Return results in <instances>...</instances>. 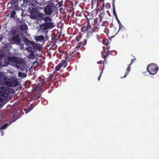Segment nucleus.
<instances>
[{
  "mask_svg": "<svg viewBox=\"0 0 159 159\" xmlns=\"http://www.w3.org/2000/svg\"><path fill=\"white\" fill-rule=\"evenodd\" d=\"M36 40L40 41L41 42H43L44 41V38L43 36L40 35L38 36L36 38Z\"/></svg>",
  "mask_w": 159,
  "mask_h": 159,
  "instance_id": "4be33fe9",
  "label": "nucleus"
},
{
  "mask_svg": "<svg viewBox=\"0 0 159 159\" xmlns=\"http://www.w3.org/2000/svg\"><path fill=\"white\" fill-rule=\"evenodd\" d=\"M102 43L105 45H107L110 43L109 41L107 39H104L102 40Z\"/></svg>",
  "mask_w": 159,
  "mask_h": 159,
  "instance_id": "7c9ffc66",
  "label": "nucleus"
},
{
  "mask_svg": "<svg viewBox=\"0 0 159 159\" xmlns=\"http://www.w3.org/2000/svg\"><path fill=\"white\" fill-rule=\"evenodd\" d=\"M119 30L117 33H119L120 34H121L122 35L123 34H124V35L123 36L126 37V36H128V34H127V31L126 30H125L123 26L121 23V24H119Z\"/></svg>",
  "mask_w": 159,
  "mask_h": 159,
  "instance_id": "1a4fd4ad",
  "label": "nucleus"
},
{
  "mask_svg": "<svg viewBox=\"0 0 159 159\" xmlns=\"http://www.w3.org/2000/svg\"><path fill=\"white\" fill-rule=\"evenodd\" d=\"M55 4L52 2H50L44 8V11L45 15H50L52 13L54 8L55 7Z\"/></svg>",
  "mask_w": 159,
  "mask_h": 159,
  "instance_id": "20e7f679",
  "label": "nucleus"
},
{
  "mask_svg": "<svg viewBox=\"0 0 159 159\" xmlns=\"http://www.w3.org/2000/svg\"><path fill=\"white\" fill-rule=\"evenodd\" d=\"M81 30L82 32H87V33H88V30L85 26L82 27L81 28Z\"/></svg>",
  "mask_w": 159,
  "mask_h": 159,
  "instance_id": "2f4dec72",
  "label": "nucleus"
},
{
  "mask_svg": "<svg viewBox=\"0 0 159 159\" xmlns=\"http://www.w3.org/2000/svg\"><path fill=\"white\" fill-rule=\"evenodd\" d=\"M87 26H86V27L88 31V34L89 33H92L93 32H96V30L94 29V27L93 28L91 29L92 23H90V21H91V22H92V21L93 20L91 19H88V18H87ZM88 35V34H87V35Z\"/></svg>",
  "mask_w": 159,
  "mask_h": 159,
  "instance_id": "6e6552de",
  "label": "nucleus"
},
{
  "mask_svg": "<svg viewBox=\"0 0 159 159\" xmlns=\"http://www.w3.org/2000/svg\"><path fill=\"white\" fill-rule=\"evenodd\" d=\"M18 118L17 117L16 115H14L11 116V120L12 122H14Z\"/></svg>",
  "mask_w": 159,
  "mask_h": 159,
  "instance_id": "473e14b6",
  "label": "nucleus"
},
{
  "mask_svg": "<svg viewBox=\"0 0 159 159\" xmlns=\"http://www.w3.org/2000/svg\"><path fill=\"white\" fill-rule=\"evenodd\" d=\"M101 62H100V64H102V61H101Z\"/></svg>",
  "mask_w": 159,
  "mask_h": 159,
  "instance_id": "e2e57ef3",
  "label": "nucleus"
},
{
  "mask_svg": "<svg viewBox=\"0 0 159 159\" xmlns=\"http://www.w3.org/2000/svg\"><path fill=\"white\" fill-rule=\"evenodd\" d=\"M101 54L102 55V57L103 58H104L103 61V64L104 63H107V58L109 56L110 54H111V52H110L109 50L107 51L106 54L104 55L103 52L102 51L101 52Z\"/></svg>",
  "mask_w": 159,
  "mask_h": 159,
  "instance_id": "ddd939ff",
  "label": "nucleus"
},
{
  "mask_svg": "<svg viewBox=\"0 0 159 159\" xmlns=\"http://www.w3.org/2000/svg\"><path fill=\"white\" fill-rule=\"evenodd\" d=\"M135 60V57H134V59H132L131 60V62L130 64L128 65V66H130L132 64V63L134 62Z\"/></svg>",
  "mask_w": 159,
  "mask_h": 159,
  "instance_id": "de8ad7c7",
  "label": "nucleus"
},
{
  "mask_svg": "<svg viewBox=\"0 0 159 159\" xmlns=\"http://www.w3.org/2000/svg\"><path fill=\"white\" fill-rule=\"evenodd\" d=\"M98 20V18H95L94 20V21L95 23H97Z\"/></svg>",
  "mask_w": 159,
  "mask_h": 159,
  "instance_id": "09e8293b",
  "label": "nucleus"
},
{
  "mask_svg": "<svg viewBox=\"0 0 159 159\" xmlns=\"http://www.w3.org/2000/svg\"><path fill=\"white\" fill-rule=\"evenodd\" d=\"M113 0V2H112V7H113V14H114V15L116 17H117V14H116V12L115 8V4H114L115 0Z\"/></svg>",
  "mask_w": 159,
  "mask_h": 159,
  "instance_id": "b1692460",
  "label": "nucleus"
},
{
  "mask_svg": "<svg viewBox=\"0 0 159 159\" xmlns=\"http://www.w3.org/2000/svg\"><path fill=\"white\" fill-rule=\"evenodd\" d=\"M105 14L104 11H102L101 14L99 15V20H102V19L104 17Z\"/></svg>",
  "mask_w": 159,
  "mask_h": 159,
  "instance_id": "a878e982",
  "label": "nucleus"
},
{
  "mask_svg": "<svg viewBox=\"0 0 159 159\" xmlns=\"http://www.w3.org/2000/svg\"><path fill=\"white\" fill-rule=\"evenodd\" d=\"M8 124L7 123L4 124V125L0 127V130H2L3 129H5L8 126Z\"/></svg>",
  "mask_w": 159,
  "mask_h": 159,
  "instance_id": "72a5a7b5",
  "label": "nucleus"
},
{
  "mask_svg": "<svg viewBox=\"0 0 159 159\" xmlns=\"http://www.w3.org/2000/svg\"><path fill=\"white\" fill-rule=\"evenodd\" d=\"M45 22H47L48 21L51 22L52 20V19L49 16H44L43 19Z\"/></svg>",
  "mask_w": 159,
  "mask_h": 159,
  "instance_id": "5701e85b",
  "label": "nucleus"
},
{
  "mask_svg": "<svg viewBox=\"0 0 159 159\" xmlns=\"http://www.w3.org/2000/svg\"><path fill=\"white\" fill-rule=\"evenodd\" d=\"M63 2V1L62 0H61V1H60V2H58V4L59 5V7H61L62 6Z\"/></svg>",
  "mask_w": 159,
  "mask_h": 159,
  "instance_id": "c03bdc74",
  "label": "nucleus"
},
{
  "mask_svg": "<svg viewBox=\"0 0 159 159\" xmlns=\"http://www.w3.org/2000/svg\"><path fill=\"white\" fill-rule=\"evenodd\" d=\"M4 64L2 65V67L7 66L10 64L8 58H6L4 60Z\"/></svg>",
  "mask_w": 159,
  "mask_h": 159,
  "instance_id": "aec40b11",
  "label": "nucleus"
},
{
  "mask_svg": "<svg viewBox=\"0 0 159 159\" xmlns=\"http://www.w3.org/2000/svg\"><path fill=\"white\" fill-rule=\"evenodd\" d=\"M12 2L14 3H16V1H13L12 0Z\"/></svg>",
  "mask_w": 159,
  "mask_h": 159,
  "instance_id": "bf43d9fd",
  "label": "nucleus"
},
{
  "mask_svg": "<svg viewBox=\"0 0 159 159\" xmlns=\"http://www.w3.org/2000/svg\"><path fill=\"white\" fill-rule=\"evenodd\" d=\"M45 15L44 13L38 11L35 8H33L32 10H31L30 17L33 19L42 20Z\"/></svg>",
  "mask_w": 159,
  "mask_h": 159,
  "instance_id": "f03ea898",
  "label": "nucleus"
},
{
  "mask_svg": "<svg viewBox=\"0 0 159 159\" xmlns=\"http://www.w3.org/2000/svg\"><path fill=\"white\" fill-rule=\"evenodd\" d=\"M82 45L81 44V43L80 42L77 45L76 48H75V49L76 48H79Z\"/></svg>",
  "mask_w": 159,
  "mask_h": 159,
  "instance_id": "37998d69",
  "label": "nucleus"
},
{
  "mask_svg": "<svg viewBox=\"0 0 159 159\" xmlns=\"http://www.w3.org/2000/svg\"><path fill=\"white\" fill-rule=\"evenodd\" d=\"M75 52H76V51L75 50H71L70 52L66 56L65 59L68 61H69L70 59L73 57L74 54Z\"/></svg>",
  "mask_w": 159,
  "mask_h": 159,
  "instance_id": "9b49d317",
  "label": "nucleus"
},
{
  "mask_svg": "<svg viewBox=\"0 0 159 159\" xmlns=\"http://www.w3.org/2000/svg\"><path fill=\"white\" fill-rule=\"evenodd\" d=\"M98 6V2L97 0H91V7L92 9H93L94 7H96Z\"/></svg>",
  "mask_w": 159,
  "mask_h": 159,
  "instance_id": "6ab92c4d",
  "label": "nucleus"
},
{
  "mask_svg": "<svg viewBox=\"0 0 159 159\" xmlns=\"http://www.w3.org/2000/svg\"><path fill=\"white\" fill-rule=\"evenodd\" d=\"M28 28L27 25L26 24L21 25L20 29L21 31H24L26 30Z\"/></svg>",
  "mask_w": 159,
  "mask_h": 159,
  "instance_id": "cd10ccee",
  "label": "nucleus"
},
{
  "mask_svg": "<svg viewBox=\"0 0 159 159\" xmlns=\"http://www.w3.org/2000/svg\"><path fill=\"white\" fill-rule=\"evenodd\" d=\"M109 47H108V46H107V51L109 50Z\"/></svg>",
  "mask_w": 159,
  "mask_h": 159,
  "instance_id": "4d7b16f0",
  "label": "nucleus"
},
{
  "mask_svg": "<svg viewBox=\"0 0 159 159\" xmlns=\"http://www.w3.org/2000/svg\"><path fill=\"white\" fill-rule=\"evenodd\" d=\"M54 27V24L51 22L44 23L41 24L40 26L41 29L43 30L51 29L53 28Z\"/></svg>",
  "mask_w": 159,
  "mask_h": 159,
  "instance_id": "423d86ee",
  "label": "nucleus"
},
{
  "mask_svg": "<svg viewBox=\"0 0 159 159\" xmlns=\"http://www.w3.org/2000/svg\"><path fill=\"white\" fill-rule=\"evenodd\" d=\"M103 67L102 70L100 72V74H99V76L98 77V81L100 80V78L101 77V75H102V72L104 68V64L103 65Z\"/></svg>",
  "mask_w": 159,
  "mask_h": 159,
  "instance_id": "79ce46f5",
  "label": "nucleus"
},
{
  "mask_svg": "<svg viewBox=\"0 0 159 159\" xmlns=\"http://www.w3.org/2000/svg\"><path fill=\"white\" fill-rule=\"evenodd\" d=\"M5 56L4 54H2L0 55V60H2L3 59V58Z\"/></svg>",
  "mask_w": 159,
  "mask_h": 159,
  "instance_id": "a18cd8bd",
  "label": "nucleus"
},
{
  "mask_svg": "<svg viewBox=\"0 0 159 159\" xmlns=\"http://www.w3.org/2000/svg\"><path fill=\"white\" fill-rule=\"evenodd\" d=\"M42 45L40 44L36 43L35 45L33 46L32 51H41L42 49Z\"/></svg>",
  "mask_w": 159,
  "mask_h": 159,
  "instance_id": "4468645a",
  "label": "nucleus"
},
{
  "mask_svg": "<svg viewBox=\"0 0 159 159\" xmlns=\"http://www.w3.org/2000/svg\"><path fill=\"white\" fill-rule=\"evenodd\" d=\"M120 34V35L121 37H122V38H127V36H126V37H123V35H124V34H122H122Z\"/></svg>",
  "mask_w": 159,
  "mask_h": 159,
  "instance_id": "603ef678",
  "label": "nucleus"
},
{
  "mask_svg": "<svg viewBox=\"0 0 159 159\" xmlns=\"http://www.w3.org/2000/svg\"><path fill=\"white\" fill-rule=\"evenodd\" d=\"M16 66L17 68H19L22 71H26L28 70L25 63L21 60L20 59L19 62L16 64Z\"/></svg>",
  "mask_w": 159,
  "mask_h": 159,
  "instance_id": "0eeeda50",
  "label": "nucleus"
},
{
  "mask_svg": "<svg viewBox=\"0 0 159 159\" xmlns=\"http://www.w3.org/2000/svg\"><path fill=\"white\" fill-rule=\"evenodd\" d=\"M29 49H31V51L32 52L28 56L29 58L31 59H34L35 58V55H34L33 52H34V51H32V49L31 48H29V50H30Z\"/></svg>",
  "mask_w": 159,
  "mask_h": 159,
  "instance_id": "a211bd4d",
  "label": "nucleus"
},
{
  "mask_svg": "<svg viewBox=\"0 0 159 159\" xmlns=\"http://www.w3.org/2000/svg\"><path fill=\"white\" fill-rule=\"evenodd\" d=\"M2 87H1L0 88L1 89H2Z\"/></svg>",
  "mask_w": 159,
  "mask_h": 159,
  "instance_id": "0e129e2a",
  "label": "nucleus"
},
{
  "mask_svg": "<svg viewBox=\"0 0 159 159\" xmlns=\"http://www.w3.org/2000/svg\"><path fill=\"white\" fill-rule=\"evenodd\" d=\"M11 40L13 41H15L16 44H19L20 42V39L19 38V35L16 34L11 37Z\"/></svg>",
  "mask_w": 159,
  "mask_h": 159,
  "instance_id": "f8f14e48",
  "label": "nucleus"
},
{
  "mask_svg": "<svg viewBox=\"0 0 159 159\" xmlns=\"http://www.w3.org/2000/svg\"><path fill=\"white\" fill-rule=\"evenodd\" d=\"M16 14V12L14 11H13L11 14L10 17L11 18H14L15 17V16Z\"/></svg>",
  "mask_w": 159,
  "mask_h": 159,
  "instance_id": "f704fd0d",
  "label": "nucleus"
},
{
  "mask_svg": "<svg viewBox=\"0 0 159 159\" xmlns=\"http://www.w3.org/2000/svg\"><path fill=\"white\" fill-rule=\"evenodd\" d=\"M5 95L6 94L5 93L0 90V96L2 97H5Z\"/></svg>",
  "mask_w": 159,
  "mask_h": 159,
  "instance_id": "58836bf2",
  "label": "nucleus"
},
{
  "mask_svg": "<svg viewBox=\"0 0 159 159\" xmlns=\"http://www.w3.org/2000/svg\"><path fill=\"white\" fill-rule=\"evenodd\" d=\"M40 97V96H39L37 97L36 98L35 97V98H36L35 99H38Z\"/></svg>",
  "mask_w": 159,
  "mask_h": 159,
  "instance_id": "6e6d98bb",
  "label": "nucleus"
},
{
  "mask_svg": "<svg viewBox=\"0 0 159 159\" xmlns=\"http://www.w3.org/2000/svg\"><path fill=\"white\" fill-rule=\"evenodd\" d=\"M159 68L155 63H151L148 65L147 67V70L150 74L154 75L156 74L158 71Z\"/></svg>",
  "mask_w": 159,
  "mask_h": 159,
  "instance_id": "7ed1b4c3",
  "label": "nucleus"
},
{
  "mask_svg": "<svg viewBox=\"0 0 159 159\" xmlns=\"http://www.w3.org/2000/svg\"><path fill=\"white\" fill-rule=\"evenodd\" d=\"M67 61L66 59L62 60L59 63V64L61 67H63L64 68H65L67 65Z\"/></svg>",
  "mask_w": 159,
  "mask_h": 159,
  "instance_id": "2eb2a0df",
  "label": "nucleus"
},
{
  "mask_svg": "<svg viewBox=\"0 0 159 159\" xmlns=\"http://www.w3.org/2000/svg\"><path fill=\"white\" fill-rule=\"evenodd\" d=\"M17 32V30L15 29H12L11 30L10 34L11 36H13L16 34V33Z\"/></svg>",
  "mask_w": 159,
  "mask_h": 159,
  "instance_id": "bb28decb",
  "label": "nucleus"
},
{
  "mask_svg": "<svg viewBox=\"0 0 159 159\" xmlns=\"http://www.w3.org/2000/svg\"><path fill=\"white\" fill-rule=\"evenodd\" d=\"M2 100V98L0 97V101H1Z\"/></svg>",
  "mask_w": 159,
  "mask_h": 159,
  "instance_id": "680f3d73",
  "label": "nucleus"
},
{
  "mask_svg": "<svg viewBox=\"0 0 159 159\" xmlns=\"http://www.w3.org/2000/svg\"><path fill=\"white\" fill-rule=\"evenodd\" d=\"M61 67V66L59 64L57 66L55 67V70L56 71H59L60 68Z\"/></svg>",
  "mask_w": 159,
  "mask_h": 159,
  "instance_id": "e433bc0d",
  "label": "nucleus"
},
{
  "mask_svg": "<svg viewBox=\"0 0 159 159\" xmlns=\"http://www.w3.org/2000/svg\"><path fill=\"white\" fill-rule=\"evenodd\" d=\"M2 62L0 61V67L2 66Z\"/></svg>",
  "mask_w": 159,
  "mask_h": 159,
  "instance_id": "5fc2aeb1",
  "label": "nucleus"
},
{
  "mask_svg": "<svg viewBox=\"0 0 159 159\" xmlns=\"http://www.w3.org/2000/svg\"><path fill=\"white\" fill-rule=\"evenodd\" d=\"M24 2H27L28 0H23Z\"/></svg>",
  "mask_w": 159,
  "mask_h": 159,
  "instance_id": "052dcab7",
  "label": "nucleus"
},
{
  "mask_svg": "<svg viewBox=\"0 0 159 159\" xmlns=\"http://www.w3.org/2000/svg\"><path fill=\"white\" fill-rule=\"evenodd\" d=\"M12 85H13V84L14 87H16L18 85L19 82L17 79H13L12 81Z\"/></svg>",
  "mask_w": 159,
  "mask_h": 159,
  "instance_id": "393cba45",
  "label": "nucleus"
},
{
  "mask_svg": "<svg viewBox=\"0 0 159 159\" xmlns=\"http://www.w3.org/2000/svg\"><path fill=\"white\" fill-rule=\"evenodd\" d=\"M36 43H35V42L34 41H31V42H30V44H31L32 45V47H33V46H34L35 45V44Z\"/></svg>",
  "mask_w": 159,
  "mask_h": 159,
  "instance_id": "49530a36",
  "label": "nucleus"
},
{
  "mask_svg": "<svg viewBox=\"0 0 159 159\" xmlns=\"http://www.w3.org/2000/svg\"><path fill=\"white\" fill-rule=\"evenodd\" d=\"M74 56H75L76 57H77L78 58H79L80 57V53L79 52H76H76L75 53L74 55Z\"/></svg>",
  "mask_w": 159,
  "mask_h": 159,
  "instance_id": "4c0bfd02",
  "label": "nucleus"
},
{
  "mask_svg": "<svg viewBox=\"0 0 159 159\" xmlns=\"http://www.w3.org/2000/svg\"><path fill=\"white\" fill-rule=\"evenodd\" d=\"M104 32L106 34L107 37H108L109 38H110V37L109 36V30L107 28V27H105L104 28Z\"/></svg>",
  "mask_w": 159,
  "mask_h": 159,
  "instance_id": "c85d7f7f",
  "label": "nucleus"
},
{
  "mask_svg": "<svg viewBox=\"0 0 159 159\" xmlns=\"http://www.w3.org/2000/svg\"><path fill=\"white\" fill-rule=\"evenodd\" d=\"M130 70V68L129 67H127L126 70V72L125 73L124 76L121 77H120L121 79L124 78L129 73V72Z\"/></svg>",
  "mask_w": 159,
  "mask_h": 159,
  "instance_id": "412c9836",
  "label": "nucleus"
},
{
  "mask_svg": "<svg viewBox=\"0 0 159 159\" xmlns=\"http://www.w3.org/2000/svg\"><path fill=\"white\" fill-rule=\"evenodd\" d=\"M27 110H28L27 109H24V111H25V112H26V113H27V112H28H28H26V111H27Z\"/></svg>",
  "mask_w": 159,
  "mask_h": 159,
  "instance_id": "864d4df0",
  "label": "nucleus"
},
{
  "mask_svg": "<svg viewBox=\"0 0 159 159\" xmlns=\"http://www.w3.org/2000/svg\"><path fill=\"white\" fill-rule=\"evenodd\" d=\"M2 40V37L0 38V42H1Z\"/></svg>",
  "mask_w": 159,
  "mask_h": 159,
  "instance_id": "13d9d810",
  "label": "nucleus"
},
{
  "mask_svg": "<svg viewBox=\"0 0 159 159\" xmlns=\"http://www.w3.org/2000/svg\"><path fill=\"white\" fill-rule=\"evenodd\" d=\"M116 19L117 21V22H118L119 24H121V22H120V20H119L118 19L117 17H116Z\"/></svg>",
  "mask_w": 159,
  "mask_h": 159,
  "instance_id": "3c124183",
  "label": "nucleus"
},
{
  "mask_svg": "<svg viewBox=\"0 0 159 159\" xmlns=\"http://www.w3.org/2000/svg\"><path fill=\"white\" fill-rule=\"evenodd\" d=\"M82 36H81V34H80V37H75V39L78 42L82 39Z\"/></svg>",
  "mask_w": 159,
  "mask_h": 159,
  "instance_id": "a19ab883",
  "label": "nucleus"
},
{
  "mask_svg": "<svg viewBox=\"0 0 159 159\" xmlns=\"http://www.w3.org/2000/svg\"><path fill=\"white\" fill-rule=\"evenodd\" d=\"M31 41L29 40L28 38H25V41L26 44H30Z\"/></svg>",
  "mask_w": 159,
  "mask_h": 159,
  "instance_id": "c9c22d12",
  "label": "nucleus"
},
{
  "mask_svg": "<svg viewBox=\"0 0 159 159\" xmlns=\"http://www.w3.org/2000/svg\"><path fill=\"white\" fill-rule=\"evenodd\" d=\"M54 75L53 74H51L48 77L47 80L46 79L42 78L41 77H39L36 80V81L38 82L36 86L37 88L41 89L43 86H45L47 89L50 86L49 82H51Z\"/></svg>",
  "mask_w": 159,
  "mask_h": 159,
  "instance_id": "f257e3e1",
  "label": "nucleus"
},
{
  "mask_svg": "<svg viewBox=\"0 0 159 159\" xmlns=\"http://www.w3.org/2000/svg\"><path fill=\"white\" fill-rule=\"evenodd\" d=\"M109 25V23L107 21H103L102 20H99L98 23L94 27V29L96 30V31L97 32L100 29H103L102 27H107Z\"/></svg>",
  "mask_w": 159,
  "mask_h": 159,
  "instance_id": "39448f33",
  "label": "nucleus"
},
{
  "mask_svg": "<svg viewBox=\"0 0 159 159\" xmlns=\"http://www.w3.org/2000/svg\"><path fill=\"white\" fill-rule=\"evenodd\" d=\"M5 83V84L7 87H11L12 86V81H6Z\"/></svg>",
  "mask_w": 159,
  "mask_h": 159,
  "instance_id": "c756f323",
  "label": "nucleus"
},
{
  "mask_svg": "<svg viewBox=\"0 0 159 159\" xmlns=\"http://www.w3.org/2000/svg\"><path fill=\"white\" fill-rule=\"evenodd\" d=\"M62 76V78H64V76H63L62 75H57L56 76L55 78H54L53 80V84L54 85L57 86L58 85V83L57 82L59 81V80L58 79H57V77L58 76Z\"/></svg>",
  "mask_w": 159,
  "mask_h": 159,
  "instance_id": "dca6fc26",
  "label": "nucleus"
},
{
  "mask_svg": "<svg viewBox=\"0 0 159 159\" xmlns=\"http://www.w3.org/2000/svg\"><path fill=\"white\" fill-rule=\"evenodd\" d=\"M85 17H86V18H87V16H85Z\"/></svg>",
  "mask_w": 159,
  "mask_h": 159,
  "instance_id": "69168bd1",
  "label": "nucleus"
},
{
  "mask_svg": "<svg viewBox=\"0 0 159 159\" xmlns=\"http://www.w3.org/2000/svg\"><path fill=\"white\" fill-rule=\"evenodd\" d=\"M96 37H97V38L98 39L99 41H100V40L102 39L98 35H97Z\"/></svg>",
  "mask_w": 159,
  "mask_h": 159,
  "instance_id": "8fccbe9b",
  "label": "nucleus"
},
{
  "mask_svg": "<svg viewBox=\"0 0 159 159\" xmlns=\"http://www.w3.org/2000/svg\"><path fill=\"white\" fill-rule=\"evenodd\" d=\"M82 46L85 45L87 43V40L86 39H84L82 42H80Z\"/></svg>",
  "mask_w": 159,
  "mask_h": 159,
  "instance_id": "ea45409f",
  "label": "nucleus"
},
{
  "mask_svg": "<svg viewBox=\"0 0 159 159\" xmlns=\"http://www.w3.org/2000/svg\"><path fill=\"white\" fill-rule=\"evenodd\" d=\"M7 58L10 63L15 62L16 63V66L20 60L18 58H16L14 56L11 57L9 56H8Z\"/></svg>",
  "mask_w": 159,
  "mask_h": 159,
  "instance_id": "9d476101",
  "label": "nucleus"
},
{
  "mask_svg": "<svg viewBox=\"0 0 159 159\" xmlns=\"http://www.w3.org/2000/svg\"><path fill=\"white\" fill-rule=\"evenodd\" d=\"M28 71V70H26L25 71V73H23L20 72H18V75L19 77H22L23 78H25L27 76V72Z\"/></svg>",
  "mask_w": 159,
  "mask_h": 159,
  "instance_id": "f3484780",
  "label": "nucleus"
}]
</instances>
